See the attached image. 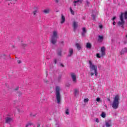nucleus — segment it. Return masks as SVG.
<instances>
[{
  "mask_svg": "<svg viewBox=\"0 0 127 127\" xmlns=\"http://www.w3.org/2000/svg\"><path fill=\"white\" fill-rule=\"evenodd\" d=\"M89 74L91 76H98V66L95 65L91 61H89Z\"/></svg>",
  "mask_w": 127,
  "mask_h": 127,
  "instance_id": "obj_1",
  "label": "nucleus"
},
{
  "mask_svg": "<svg viewBox=\"0 0 127 127\" xmlns=\"http://www.w3.org/2000/svg\"><path fill=\"white\" fill-rule=\"evenodd\" d=\"M119 105H120V96L117 95L114 98L112 107L115 110H117L119 108Z\"/></svg>",
  "mask_w": 127,
  "mask_h": 127,
  "instance_id": "obj_2",
  "label": "nucleus"
},
{
  "mask_svg": "<svg viewBox=\"0 0 127 127\" xmlns=\"http://www.w3.org/2000/svg\"><path fill=\"white\" fill-rule=\"evenodd\" d=\"M61 90V88H60V87L57 86L56 87V96L57 98V100L58 101V103L60 104V101H61V96L60 95V91Z\"/></svg>",
  "mask_w": 127,
  "mask_h": 127,
  "instance_id": "obj_3",
  "label": "nucleus"
},
{
  "mask_svg": "<svg viewBox=\"0 0 127 127\" xmlns=\"http://www.w3.org/2000/svg\"><path fill=\"white\" fill-rule=\"evenodd\" d=\"M57 31H54L53 32V35L51 38V42L52 44H55L56 42H57V39L58 37H57Z\"/></svg>",
  "mask_w": 127,
  "mask_h": 127,
  "instance_id": "obj_4",
  "label": "nucleus"
},
{
  "mask_svg": "<svg viewBox=\"0 0 127 127\" xmlns=\"http://www.w3.org/2000/svg\"><path fill=\"white\" fill-rule=\"evenodd\" d=\"M120 17L121 21H119L118 22V25L124 28V25H125V20H124V13H121Z\"/></svg>",
  "mask_w": 127,
  "mask_h": 127,
  "instance_id": "obj_5",
  "label": "nucleus"
},
{
  "mask_svg": "<svg viewBox=\"0 0 127 127\" xmlns=\"http://www.w3.org/2000/svg\"><path fill=\"white\" fill-rule=\"evenodd\" d=\"M71 76L73 83H77V75L75 73H71Z\"/></svg>",
  "mask_w": 127,
  "mask_h": 127,
  "instance_id": "obj_6",
  "label": "nucleus"
},
{
  "mask_svg": "<svg viewBox=\"0 0 127 127\" xmlns=\"http://www.w3.org/2000/svg\"><path fill=\"white\" fill-rule=\"evenodd\" d=\"M101 55L102 57L106 55V48L105 47H103L101 49Z\"/></svg>",
  "mask_w": 127,
  "mask_h": 127,
  "instance_id": "obj_7",
  "label": "nucleus"
},
{
  "mask_svg": "<svg viewBox=\"0 0 127 127\" xmlns=\"http://www.w3.org/2000/svg\"><path fill=\"white\" fill-rule=\"evenodd\" d=\"M38 12V8L37 7H34L33 8L32 14L33 15H36V13Z\"/></svg>",
  "mask_w": 127,
  "mask_h": 127,
  "instance_id": "obj_8",
  "label": "nucleus"
},
{
  "mask_svg": "<svg viewBox=\"0 0 127 127\" xmlns=\"http://www.w3.org/2000/svg\"><path fill=\"white\" fill-rule=\"evenodd\" d=\"M82 2H83V0H75L73 1V3H74V6H76V5H77L76 3H77V4H80V3H82Z\"/></svg>",
  "mask_w": 127,
  "mask_h": 127,
  "instance_id": "obj_9",
  "label": "nucleus"
},
{
  "mask_svg": "<svg viewBox=\"0 0 127 127\" xmlns=\"http://www.w3.org/2000/svg\"><path fill=\"white\" fill-rule=\"evenodd\" d=\"M73 30L74 31H76V29H77V27H78V23L77 22H73Z\"/></svg>",
  "mask_w": 127,
  "mask_h": 127,
  "instance_id": "obj_10",
  "label": "nucleus"
},
{
  "mask_svg": "<svg viewBox=\"0 0 127 127\" xmlns=\"http://www.w3.org/2000/svg\"><path fill=\"white\" fill-rule=\"evenodd\" d=\"M65 20H66V19H65V17L64 16V15H62V17H61V23H62V24H63V23H64V22H65Z\"/></svg>",
  "mask_w": 127,
  "mask_h": 127,
  "instance_id": "obj_11",
  "label": "nucleus"
},
{
  "mask_svg": "<svg viewBox=\"0 0 127 127\" xmlns=\"http://www.w3.org/2000/svg\"><path fill=\"white\" fill-rule=\"evenodd\" d=\"M127 48H125L123 49H122L120 53L121 55H123V54H125V53H127Z\"/></svg>",
  "mask_w": 127,
  "mask_h": 127,
  "instance_id": "obj_12",
  "label": "nucleus"
},
{
  "mask_svg": "<svg viewBox=\"0 0 127 127\" xmlns=\"http://www.w3.org/2000/svg\"><path fill=\"white\" fill-rule=\"evenodd\" d=\"M11 122H12V119L9 117H7L6 118V123H7V124H9V123H11Z\"/></svg>",
  "mask_w": 127,
  "mask_h": 127,
  "instance_id": "obj_13",
  "label": "nucleus"
},
{
  "mask_svg": "<svg viewBox=\"0 0 127 127\" xmlns=\"http://www.w3.org/2000/svg\"><path fill=\"white\" fill-rule=\"evenodd\" d=\"M103 40H104V36H98V41L99 42H103Z\"/></svg>",
  "mask_w": 127,
  "mask_h": 127,
  "instance_id": "obj_14",
  "label": "nucleus"
},
{
  "mask_svg": "<svg viewBox=\"0 0 127 127\" xmlns=\"http://www.w3.org/2000/svg\"><path fill=\"white\" fill-rule=\"evenodd\" d=\"M75 46H76V48L77 49H78V50H81V45H80V44L79 43H76Z\"/></svg>",
  "mask_w": 127,
  "mask_h": 127,
  "instance_id": "obj_15",
  "label": "nucleus"
},
{
  "mask_svg": "<svg viewBox=\"0 0 127 127\" xmlns=\"http://www.w3.org/2000/svg\"><path fill=\"white\" fill-rule=\"evenodd\" d=\"M73 49H69V55L68 56H71V55H73Z\"/></svg>",
  "mask_w": 127,
  "mask_h": 127,
  "instance_id": "obj_16",
  "label": "nucleus"
},
{
  "mask_svg": "<svg viewBox=\"0 0 127 127\" xmlns=\"http://www.w3.org/2000/svg\"><path fill=\"white\" fill-rule=\"evenodd\" d=\"M50 11V10L49 9H46L43 11L44 13L47 14Z\"/></svg>",
  "mask_w": 127,
  "mask_h": 127,
  "instance_id": "obj_17",
  "label": "nucleus"
},
{
  "mask_svg": "<svg viewBox=\"0 0 127 127\" xmlns=\"http://www.w3.org/2000/svg\"><path fill=\"white\" fill-rule=\"evenodd\" d=\"M82 30H83V33L82 34V35H85V33L87 32V30H86V28H83Z\"/></svg>",
  "mask_w": 127,
  "mask_h": 127,
  "instance_id": "obj_18",
  "label": "nucleus"
},
{
  "mask_svg": "<svg viewBox=\"0 0 127 127\" xmlns=\"http://www.w3.org/2000/svg\"><path fill=\"white\" fill-rule=\"evenodd\" d=\"M86 47L87 48H91L92 47V45L89 43H87L86 44Z\"/></svg>",
  "mask_w": 127,
  "mask_h": 127,
  "instance_id": "obj_19",
  "label": "nucleus"
},
{
  "mask_svg": "<svg viewBox=\"0 0 127 127\" xmlns=\"http://www.w3.org/2000/svg\"><path fill=\"white\" fill-rule=\"evenodd\" d=\"M10 0V3H15V2H16V0Z\"/></svg>",
  "mask_w": 127,
  "mask_h": 127,
  "instance_id": "obj_20",
  "label": "nucleus"
},
{
  "mask_svg": "<svg viewBox=\"0 0 127 127\" xmlns=\"http://www.w3.org/2000/svg\"><path fill=\"white\" fill-rule=\"evenodd\" d=\"M101 116L102 117V118H106V113L105 112H103L101 114Z\"/></svg>",
  "mask_w": 127,
  "mask_h": 127,
  "instance_id": "obj_21",
  "label": "nucleus"
},
{
  "mask_svg": "<svg viewBox=\"0 0 127 127\" xmlns=\"http://www.w3.org/2000/svg\"><path fill=\"white\" fill-rule=\"evenodd\" d=\"M124 16H125V19H127V11L125 12Z\"/></svg>",
  "mask_w": 127,
  "mask_h": 127,
  "instance_id": "obj_22",
  "label": "nucleus"
},
{
  "mask_svg": "<svg viewBox=\"0 0 127 127\" xmlns=\"http://www.w3.org/2000/svg\"><path fill=\"white\" fill-rule=\"evenodd\" d=\"M106 126L107 127H111V123H106Z\"/></svg>",
  "mask_w": 127,
  "mask_h": 127,
  "instance_id": "obj_23",
  "label": "nucleus"
},
{
  "mask_svg": "<svg viewBox=\"0 0 127 127\" xmlns=\"http://www.w3.org/2000/svg\"><path fill=\"white\" fill-rule=\"evenodd\" d=\"M70 12L71 13V14H72V15H74V12L73 10V9H72V8H70Z\"/></svg>",
  "mask_w": 127,
  "mask_h": 127,
  "instance_id": "obj_24",
  "label": "nucleus"
},
{
  "mask_svg": "<svg viewBox=\"0 0 127 127\" xmlns=\"http://www.w3.org/2000/svg\"><path fill=\"white\" fill-rule=\"evenodd\" d=\"M65 114L66 115H69L70 113H69V109H67L66 110H65Z\"/></svg>",
  "mask_w": 127,
  "mask_h": 127,
  "instance_id": "obj_25",
  "label": "nucleus"
},
{
  "mask_svg": "<svg viewBox=\"0 0 127 127\" xmlns=\"http://www.w3.org/2000/svg\"><path fill=\"white\" fill-rule=\"evenodd\" d=\"M96 57L97 58H101L102 57V56H100V54H96Z\"/></svg>",
  "mask_w": 127,
  "mask_h": 127,
  "instance_id": "obj_26",
  "label": "nucleus"
},
{
  "mask_svg": "<svg viewBox=\"0 0 127 127\" xmlns=\"http://www.w3.org/2000/svg\"><path fill=\"white\" fill-rule=\"evenodd\" d=\"M84 103H88V102H89V99H88V98L85 99L84 100Z\"/></svg>",
  "mask_w": 127,
  "mask_h": 127,
  "instance_id": "obj_27",
  "label": "nucleus"
},
{
  "mask_svg": "<svg viewBox=\"0 0 127 127\" xmlns=\"http://www.w3.org/2000/svg\"><path fill=\"white\" fill-rule=\"evenodd\" d=\"M96 101L97 102H100L101 101V98L98 97L97 98H96Z\"/></svg>",
  "mask_w": 127,
  "mask_h": 127,
  "instance_id": "obj_28",
  "label": "nucleus"
},
{
  "mask_svg": "<svg viewBox=\"0 0 127 127\" xmlns=\"http://www.w3.org/2000/svg\"><path fill=\"white\" fill-rule=\"evenodd\" d=\"M95 122L96 123H99V119L98 118H96V120H95Z\"/></svg>",
  "mask_w": 127,
  "mask_h": 127,
  "instance_id": "obj_29",
  "label": "nucleus"
},
{
  "mask_svg": "<svg viewBox=\"0 0 127 127\" xmlns=\"http://www.w3.org/2000/svg\"><path fill=\"white\" fill-rule=\"evenodd\" d=\"M55 2H56L57 3H58V2H59V0H55Z\"/></svg>",
  "mask_w": 127,
  "mask_h": 127,
  "instance_id": "obj_30",
  "label": "nucleus"
},
{
  "mask_svg": "<svg viewBox=\"0 0 127 127\" xmlns=\"http://www.w3.org/2000/svg\"><path fill=\"white\" fill-rule=\"evenodd\" d=\"M17 63L18 64H20V63H21V61H17Z\"/></svg>",
  "mask_w": 127,
  "mask_h": 127,
  "instance_id": "obj_31",
  "label": "nucleus"
},
{
  "mask_svg": "<svg viewBox=\"0 0 127 127\" xmlns=\"http://www.w3.org/2000/svg\"><path fill=\"white\" fill-rule=\"evenodd\" d=\"M47 82H48V80H47V79L44 80V82L45 83H47Z\"/></svg>",
  "mask_w": 127,
  "mask_h": 127,
  "instance_id": "obj_32",
  "label": "nucleus"
},
{
  "mask_svg": "<svg viewBox=\"0 0 127 127\" xmlns=\"http://www.w3.org/2000/svg\"><path fill=\"white\" fill-rule=\"evenodd\" d=\"M99 27L100 28H103V25H99Z\"/></svg>",
  "mask_w": 127,
  "mask_h": 127,
  "instance_id": "obj_33",
  "label": "nucleus"
},
{
  "mask_svg": "<svg viewBox=\"0 0 127 127\" xmlns=\"http://www.w3.org/2000/svg\"><path fill=\"white\" fill-rule=\"evenodd\" d=\"M74 91H75V93H78V90L75 89Z\"/></svg>",
  "mask_w": 127,
  "mask_h": 127,
  "instance_id": "obj_34",
  "label": "nucleus"
},
{
  "mask_svg": "<svg viewBox=\"0 0 127 127\" xmlns=\"http://www.w3.org/2000/svg\"><path fill=\"white\" fill-rule=\"evenodd\" d=\"M116 19V17H114L112 19V20L114 21V20H115Z\"/></svg>",
  "mask_w": 127,
  "mask_h": 127,
  "instance_id": "obj_35",
  "label": "nucleus"
},
{
  "mask_svg": "<svg viewBox=\"0 0 127 127\" xmlns=\"http://www.w3.org/2000/svg\"><path fill=\"white\" fill-rule=\"evenodd\" d=\"M55 64H56L57 61L56 60H54Z\"/></svg>",
  "mask_w": 127,
  "mask_h": 127,
  "instance_id": "obj_36",
  "label": "nucleus"
},
{
  "mask_svg": "<svg viewBox=\"0 0 127 127\" xmlns=\"http://www.w3.org/2000/svg\"><path fill=\"white\" fill-rule=\"evenodd\" d=\"M113 25H116V22L115 21L113 22Z\"/></svg>",
  "mask_w": 127,
  "mask_h": 127,
  "instance_id": "obj_37",
  "label": "nucleus"
},
{
  "mask_svg": "<svg viewBox=\"0 0 127 127\" xmlns=\"http://www.w3.org/2000/svg\"><path fill=\"white\" fill-rule=\"evenodd\" d=\"M37 127H40V125L39 124H38V126H37Z\"/></svg>",
  "mask_w": 127,
  "mask_h": 127,
  "instance_id": "obj_38",
  "label": "nucleus"
},
{
  "mask_svg": "<svg viewBox=\"0 0 127 127\" xmlns=\"http://www.w3.org/2000/svg\"><path fill=\"white\" fill-rule=\"evenodd\" d=\"M105 107H106V108H107V106L105 105Z\"/></svg>",
  "mask_w": 127,
  "mask_h": 127,
  "instance_id": "obj_39",
  "label": "nucleus"
},
{
  "mask_svg": "<svg viewBox=\"0 0 127 127\" xmlns=\"http://www.w3.org/2000/svg\"><path fill=\"white\" fill-rule=\"evenodd\" d=\"M59 55H61V54H60H60H59Z\"/></svg>",
  "mask_w": 127,
  "mask_h": 127,
  "instance_id": "obj_40",
  "label": "nucleus"
},
{
  "mask_svg": "<svg viewBox=\"0 0 127 127\" xmlns=\"http://www.w3.org/2000/svg\"><path fill=\"white\" fill-rule=\"evenodd\" d=\"M28 126V125H26V127H27Z\"/></svg>",
  "mask_w": 127,
  "mask_h": 127,
  "instance_id": "obj_41",
  "label": "nucleus"
}]
</instances>
